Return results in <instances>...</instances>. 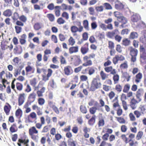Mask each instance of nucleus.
I'll return each mask as SVG.
<instances>
[{"instance_id": "nucleus-19", "label": "nucleus", "mask_w": 146, "mask_h": 146, "mask_svg": "<svg viewBox=\"0 0 146 146\" xmlns=\"http://www.w3.org/2000/svg\"><path fill=\"white\" fill-rule=\"evenodd\" d=\"M11 108V106L8 103H6L4 107V110L6 115L9 114Z\"/></svg>"}, {"instance_id": "nucleus-64", "label": "nucleus", "mask_w": 146, "mask_h": 146, "mask_svg": "<svg viewBox=\"0 0 146 146\" xmlns=\"http://www.w3.org/2000/svg\"><path fill=\"white\" fill-rule=\"evenodd\" d=\"M134 113L137 118H139L141 115V112L137 110L135 111H134Z\"/></svg>"}, {"instance_id": "nucleus-29", "label": "nucleus", "mask_w": 146, "mask_h": 146, "mask_svg": "<svg viewBox=\"0 0 146 146\" xmlns=\"http://www.w3.org/2000/svg\"><path fill=\"white\" fill-rule=\"evenodd\" d=\"M119 67L121 70L127 69L128 68L127 62L125 61L120 65Z\"/></svg>"}, {"instance_id": "nucleus-25", "label": "nucleus", "mask_w": 146, "mask_h": 146, "mask_svg": "<svg viewBox=\"0 0 146 146\" xmlns=\"http://www.w3.org/2000/svg\"><path fill=\"white\" fill-rule=\"evenodd\" d=\"M28 139H26L25 137H23L21 139H19V146H21V143L23 144L24 145L26 144L29 142Z\"/></svg>"}, {"instance_id": "nucleus-48", "label": "nucleus", "mask_w": 146, "mask_h": 146, "mask_svg": "<svg viewBox=\"0 0 146 146\" xmlns=\"http://www.w3.org/2000/svg\"><path fill=\"white\" fill-rule=\"evenodd\" d=\"M116 118L117 121L120 123H125L126 121L123 117H116Z\"/></svg>"}, {"instance_id": "nucleus-34", "label": "nucleus", "mask_w": 146, "mask_h": 146, "mask_svg": "<svg viewBox=\"0 0 146 146\" xmlns=\"http://www.w3.org/2000/svg\"><path fill=\"white\" fill-rule=\"evenodd\" d=\"M95 56V54H90L88 56L87 55L85 56L83 58V61L84 62H85L86 60H88L89 59L94 58Z\"/></svg>"}, {"instance_id": "nucleus-30", "label": "nucleus", "mask_w": 146, "mask_h": 146, "mask_svg": "<svg viewBox=\"0 0 146 146\" xmlns=\"http://www.w3.org/2000/svg\"><path fill=\"white\" fill-rule=\"evenodd\" d=\"M100 75L102 80H104L108 77V75L106 74L103 70H101L100 72Z\"/></svg>"}, {"instance_id": "nucleus-59", "label": "nucleus", "mask_w": 146, "mask_h": 146, "mask_svg": "<svg viewBox=\"0 0 146 146\" xmlns=\"http://www.w3.org/2000/svg\"><path fill=\"white\" fill-rule=\"evenodd\" d=\"M111 88V86L106 84H103V89L106 92H108L109 91Z\"/></svg>"}, {"instance_id": "nucleus-42", "label": "nucleus", "mask_w": 146, "mask_h": 146, "mask_svg": "<svg viewBox=\"0 0 146 146\" xmlns=\"http://www.w3.org/2000/svg\"><path fill=\"white\" fill-rule=\"evenodd\" d=\"M67 142L68 146H76V141L71 139H68Z\"/></svg>"}, {"instance_id": "nucleus-7", "label": "nucleus", "mask_w": 146, "mask_h": 146, "mask_svg": "<svg viewBox=\"0 0 146 146\" xmlns=\"http://www.w3.org/2000/svg\"><path fill=\"white\" fill-rule=\"evenodd\" d=\"M64 74L68 76L72 74L73 71L72 67L68 65L64 67Z\"/></svg>"}, {"instance_id": "nucleus-24", "label": "nucleus", "mask_w": 146, "mask_h": 146, "mask_svg": "<svg viewBox=\"0 0 146 146\" xmlns=\"http://www.w3.org/2000/svg\"><path fill=\"white\" fill-rule=\"evenodd\" d=\"M115 7L118 10H121L123 8V5L118 1H117L115 2Z\"/></svg>"}, {"instance_id": "nucleus-58", "label": "nucleus", "mask_w": 146, "mask_h": 146, "mask_svg": "<svg viewBox=\"0 0 146 146\" xmlns=\"http://www.w3.org/2000/svg\"><path fill=\"white\" fill-rule=\"evenodd\" d=\"M83 66L82 65L75 68L74 69V72L75 73H77L80 72L83 68Z\"/></svg>"}, {"instance_id": "nucleus-44", "label": "nucleus", "mask_w": 146, "mask_h": 146, "mask_svg": "<svg viewBox=\"0 0 146 146\" xmlns=\"http://www.w3.org/2000/svg\"><path fill=\"white\" fill-rule=\"evenodd\" d=\"M88 68V74L89 75H91L95 73V70L94 67H89Z\"/></svg>"}, {"instance_id": "nucleus-60", "label": "nucleus", "mask_w": 146, "mask_h": 146, "mask_svg": "<svg viewBox=\"0 0 146 146\" xmlns=\"http://www.w3.org/2000/svg\"><path fill=\"white\" fill-rule=\"evenodd\" d=\"M143 133L142 131H139L138 132L136 137V139L137 140L140 139L142 137Z\"/></svg>"}, {"instance_id": "nucleus-33", "label": "nucleus", "mask_w": 146, "mask_h": 146, "mask_svg": "<svg viewBox=\"0 0 146 146\" xmlns=\"http://www.w3.org/2000/svg\"><path fill=\"white\" fill-rule=\"evenodd\" d=\"M113 75V80L114 84H117L118 83L119 80V76L117 74H112Z\"/></svg>"}, {"instance_id": "nucleus-43", "label": "nucleus", "mask_w": 146, "mask_h": 146, "mask_svg": "<svg viewBox=\"0 0 146 146\" xmlns=\"http://www.w3.org/2000/svg\"><path fill=\"white\" fill-rule=\"evenodd\" d=\"M138 37V34L137 32H133L131 33L129 36V38L130 39H133L137 38Z\"/></svg>"}, {"instance_id": "nucleus-49", "label": "nucleus", "mask_w": 146, "mask_h": 146, "mask_svg": "<svg viewBox=\"0 0 146 146\" xmlns=\"http://www.w3.org/2000/svg\"><path fill=\"white\" fill-rule=\"evenodd\" d=\"M81 111L83 113H86L87 112V110L86 107L83 105H81L80 107Z\"/></svg>"}, {"instance_id": "nucleus-16", "label": "nucleus", "mask_w": 146, "mask_h": 146, "mask_svg": "<svg viewBox=\"0 0 146 146\" xmlns=\"http://www.w3.org/2000/svg\"><path fill=\"white\" fill-rule=\"evenodd\" d=\"M28 119L29 122H33L32 119H36V115L34 112H31L28 116Z\"/></svg>"}, {"instance_id": "nucleus-15", "label": "nucleus", "mask_w": 146, "mask_h": 146, "mask_svg": "<svg viewBox=\"0 0 146 146\" xmlns=\"http://www.w3.org/2000/svg\"><path fill=\"white\" fill-rule=\"evenodd\" d=\"M139 102L137 101L134 98H133L130 103V106L132 110H134L137 107L136 104Z\"/></svg>"}, {"instance_id": "nucleus-8", "label": "nucleus", "mask_w": 146, "mask_h": 146, "mask_svg": "<svg viewBox=\"0 0 146 146\" xmlns=\"http://www.w3.org/2000/svg\"><path fill=\"white\" fill-rule=\"evenodd\" d=\"M47 74L46 75H42V80L44 82H46L49 80V78L51 76L52 74L53 71L51 69L48 68L47 70Z\"/></svg>"}, {"instance_id": "nucleus-38", "label": "nucleus", "mask_w": 146, "mask_h": 146, "mask_svg": "<svg viewBox=\"0 0 146 146\" xmlns=\"http://www.w3.org/2000/svg\"><path fill=\"white\" fill-rule=\"evenodd\" d=\"M130 85L129 84H126L124 85L123 89V92L124 93H127L128 92L130 88Z\"/></svg>"}, {"instance_id": "nucleus-23", "label": "nucleus", "mask_w": 146, "mask_h": 146, "mask_svg": "<svg viewBox=\"0 0 146 146\" xmlns=\"http://www.w3.org/2000/svg\"><path fill=\"white\" fill-rule=\"evenodd\" d=\"M105 124V121L104 118L102 116L99 117L98 118V125L99 127H103Z\"/></svg>"}, {"instance_id": "nucleus-22", "label": "nucleus", "mask_w": 146, "mask_h": 146, "mask_svg": "<svg viewBox=\"0 0 146 146\" xmlns=\"http://www.w3.org/2000/svg\"><path fill=\"white\" fill-rule=\"evenodd\" d=\"M46 90V88L42 87L40 90H38L36 92V94L38 98L42 97L43 95V94L44 92Z\"/></svg>"}, {"instance_id": "nucleus-6", "label": "nucleus", "mask_w": 146, "mask_h": 146, "mask_svg": "<svg viewBox=\"0 0 146 146\" xmlns=\"http://www.w3.org/2000/svg\"><path fill=\"white\" fill-rule=\"evenodd\" d=\"M71 60L75 66H78L82 62L80 56L78 55L73 56L71 58Z\"/></svg>"}, {"instance_id": "nucleus-54", "label": "nucleus", "mask_w": 146, "mask_h": 146, "mask_svg": "<svg viewBox=\"0 0 146 146\" xmlns=\"http://www.w3.org/2000/svg\"><path fill=\"white\" fill-rule=\"evenodd\" d=\"M141 92L140 90L139 89L138 91L137 92V93L136 95V96L139 102H140L141 101Z\"/></svg>"}, {"instance_id": "nucleus-63", "label": "nucleus", "mask_w": 146, "mask_h": 146, "mask_svg": "<svg viewBox=\"0 0 146 146\" xmlns=\"http://www.w3.org/2000/svg\"><path fill=\"white\" fill-rule=\"evenodd\" d=\"M114 15L117 18V20L122 16V14L118 11L114 12Z\"/></svg>"}, {"instance_id": "nucleus-56", "label": "nucleus", "mask_w": 146, "mask_h": 146, "mask_svg": "<svg viewBox=\"0 0 146 146\" xmlns=\"http://www.w3.org/2000/svg\"><path fill=\"white\" fill-rule=\"evenodd\" d=\"M121 137L125 143L127 144L128 143H129V140L128 141V139L125 135L124 134H122L121 136Z\"/></svg>"}, {"instance_id": "nucleus-61", "label": "nucleus", "mask_w": 146, "mask_h": 146, "mask_svg": "<svg viewBox=\"0 0 146 146\" xmlns=\"http://www.w3.org/2000/svg\"><path fill=\"white\" fill-rule=\"evenodd\" d=\"M46 17L48 18L49 20L51 21H53L54 20V17L52 14H48L47 15Z\"/></svg>"}, {"instance_id": "nucleus-21", "label": "nucleus", "mask_w": 146, "mask_h": 146, "mask_svg": "<svg viewBox=\"0 0 146 146\" xmlns=\"http://www.w3.org/2000/svg\"><path fill=\"white\" fill-rule=\"evenodd\" d=\"M25 97V93L19 94V105H21L24 102Z\"/></svg>"}, {"instance_id": "nucleus-55", "label": "nucleus", "mask_w": 146, "mask_h": 146, "mask_svg": "<svg viewBox=\"0 0 146 146\" xmlns=\"http://www.w3.org/2000/svg\"><path fill=\"white\" fill-rule=\"evenodd\" d=\"M68 44L69 45H71L73 46L74 44L75 41V40L73 38L70 36V38L68 39Z\"/></svg>"}, {"instance_id": "nucleus-57", "label": "nucleus", "mask_w": 146, "mask_h": 146, "mask_svg": "<svg viewBox=\"0 0 146 146\" xmlns=\"http://www.w3.org/2000/svg\"><path fill=\"white\" fill-rule=\"evenodd\" d=\"M97 108L95 107H93L90 108L89 109V112L90 113L92 114H94L96 113Z\"/></svg>"}, {"instance_id": "nucleus-51", "label": "nucleus", "mask_w": 146, "mask_h": 146, "mask_svg": "<svg viewBox=\"0 0 146 146\" xmlns=\"http://www.w3.org/2000/svg\"><path fill=\"white\" fill-rule=\"evenodd\" d=\"M123 44L125 46H127L130 44V40L128 39L125 38L122 41Z\"/></svg>"}, {"instance_id": "nucleus-35", "label": "nucleus", "mask_w": 146, "mask_h": 146, "mask_svg": "<svg viewBox=\"0 0 146 146\" xmlns=\"http://www.w3.org/2000/svg\"><path fill=\"white\" fill-rule=\"evenodd\" d=\"M45 99L42 97L38 98L37 99V102L38 105L40 106H42L45 103Z\"/></svg>"}, {"instance_id": "nucleus-52", "label": "nucleus", "mask_w": 146, "mask_h": 146, "mask_svg": "<svg viewBox=\"0 0 146 146\" xmlns=\"http://www.w3.org/2000/svg\"><path fill=\"white\" fill-rule=\"evenodd\" d=\"M96 36L101 39L104 38V33H100L99 32H96Z\"/></svg>"}, {"instance_id": "nucleus-13", "label": "nucleus", "mask_w": 146, "mask_h": 146, "mask_svg": "<svg viewBox=\"0 0 146 146\" xmlns=\"http://www.w3.org/2000/svg\"><path fill=\"white\" fill-rule=\"evenodd\" d=\"M131 20L134 22H136L138 21L141 19V17L140 15L137 13H134L131 16Z\"/></svg>"}, {"instance_id": "nucleus-4", "label": "nucleus", "mask_w": 146, "mask_h": 146, "mask_svg": "<svg viewBox=\"0 0 146 146\" xmlns=\"http://www.w3.org/2000/svg\"><path fill=\"white\" fill-rule=\"evenodd\" d=\"M130 54L131 56V62H134L136 60V57L138 54V50L135 48L132 47H130Z\"/></svg>"}, {"instance_id": "nucleus-32", "label": "nucleus", "mask_w": 146, "mask_h": 146, "mask_svg": "<svg viewBox=\"0 0 146 146\" xmlns=\"http://www.w3.org/2000/svg\"><path fill=\"white\" fill-rule=\"evenodd\" d=\"M123 77L125 78L127 82L129 81L131 79V76L127 72H125L122 74Z\"/></svg>"}, {"instance_id": "nucleus-27", "label": "nucleus", "mask_w": 146, "mask_h": 146, "mask_svg": "<svg viewBox=\"0 0 146 146\" xmlns=\"http://www.w3.org/2000/svg\"><path fill=\"white\" fill-rule=\"evenodd\" d=\"M96 116L94 115L92 116L91 118L88 120V123L89 125L92 126L96 122Z\"/></svg>"}, {"instance_id": "nucleus-45", "label": "nucleus", "mask_w": 146, "mask_h": 146, "mask_svg": "<svg viewBox=\"0 0 146 146\" xmlns=\"http://www.w3.org/2000/svg\"><path fill=\"white\" fill-rule=\"evenodd\" d=\"M117 99V97H116L113 101V102L114 101H116V102L115 103H114L113 104V107L114 108H115L116 107H118V108L120 107V106L118 102Z\"/></svg>"}, {"instance_id": "nucleus-2", "label": "nucleus", "mask_w": 146, "mask_h": 146, "mask_svg": "<svg viewBox=\"0 0 146 146\" xmlns=\"http://www.w3.org/2000/svg\"><path fill=\"white\" fill-rule=\"evenodd\" d=\"M140 61L142 64L146 62V46H140Z\"/></svg>"}, {"instance_id": "nucleus-1", "label": "nucleus", "mask_w": 146, "mask_h": 146, "mask_svg": "<svg viewBox=\"0 0 146 146\" xmlns=\"http://www.w3.org/2000/svg\"><path fill=\"white\" fill-rule=\"evenodd\" d=\"M102 86V84L100 79L94 78L91 82L90 90L93 92L96 89L100 88Z\"/></svg>"}, {"instance_id": "nucleus-12", "label": "nucleus", "mask_w": 146, "mask_h": 146, "mask_svg": "<svg viewBox=\"0 0 146 146\" xmlns=\"http://www.w3.org/2000/svg\"><path fill=\"white\" fill-rule=\"evenodd\" d=\"M104 69L106 72H110L111 74H114L116 73V70L113 68L112 66L106 67H105Z\"/></svg>"}, {"instance_id": "nucleus-50", "label": "nucleus", "mask_w": 146, "mask_h": 146, "mask_svg": "<svg viewBox=\"0 0 146 146\" xmlns=\"http://www.w3.org/2000/svg\"><path fill=\"white\" fill-rule=\"evenodd\" d=\"M115 93L113 91H111L107 94V95L110 100H112L115 97Z\"/></svg>"}, {"instance_id": "nucleus-5", "label": "nucleus", "mask_w": 146, "mask_h": 146, "mask_svg": "<svg viewBox=\"0 0 146 146\" xmlns=\"http://www.w3.org/2000/svg\"><path fill=\"white\" fill-rule=\"evenodd\" d=\"M36 94L34 92L30 94L28 97L27 101L25 104V106L27 107L34 102L36 99Z\"/></svg>"}, {"instance_id": "nucleus-62", "label": "nucleus", "mask_w": 146, "mask_h": 146, "mask_svg": "<svg viewBox=\"0 0 146 146\" xmlns=\"http://www.w3.org/2000/svg\"><path fill=\"white\" fill-rule=\"evenodd\" d=\"M130 120L132 121H135L136 120V118L132 113H130L129 114Z\"/></svg>"}, {"instance_id": "nucleus-37", "label": "nucleus", "mask_w": 146, "mask_h": 146, "mask_svg": "<svg viewBox=\"0 0 146 146\" xmlns=\"http://www.w3.org/2000/svg\"><path fill=\"white\" fill-rule=\"evenodd\" d=\"M88 46H82L81 48V52L83 54H84L88 52Z\"/></svg>"}, {"instance_id": "nucleus-10", "label": "nucleus", "mask_w": 146, "mask_h": 146, "mask_svg": "<svg viewBox=\"0 0 146 146\" xmlns=\"http://www.w3.org/2000/svg\"><path fill=\"white\" fill-rule=\"evenodd\" d=\"M127 99V96L126 95L124 94H122L121 96V100L122 101V104L123 109L125 110H127L128 108L127 106V103L125 100Z\"/></svg>"}, {"instance_id": "nucleus-26", "label": "nucleus", "mask_w": 146, "mask_h": 146, "mask_svg": "<svg viewBox=\"0 0 146 146\" xmlns=\"http://www.w3.org/2000/svg\"><path fill=\"white\" fill-rule=\"evenodd\" d=\"M142 73L140 72L137 74L135 76V82L136 83H139L142 78Z\"/></svg>"}, {"instance_id": "nucleus-14", "label": "nucleus", "mask_w": 146, "mask_h": 146, "mask_svg": "<svg viewBox=\"0 0 146 146\" xmlns=\"http://www.w3.org/2000/svg\"><path fill=\"white\" fill-rule=\"evenodd\" d=\"M118 20L122 23V24L121 26L122 28H125L126 27V25H125L127 22L126 19L123 17V16L119 18Z\"/></svg>"}, {"instance_id": "nucleus-20", "label": "nucleus", "mask_w": 146, "mask_h": 146, "mask_svg": "<svg viewBox=\"0 0 146 146\" xmlns=\"http://www.w3.org/2000/svg\"><path fill=\"white\" fill-rule=\"evenodd\" d=\"M140 41L145 45H146V31L142 32V35L140 38Z\"/></svg>"}, {"instance_id": "nucleus-28", "label": "nucleus", "mask_w": 146, "mask_h": 146, "mask_svg": "<svg viewBox=\"0 0 146 146\" xmlns=\"http://www.w3.org/2000/svg\"><path fill=\"white\" fill-rule=\"evenodd\" d=\"M13 21V23L16 22V24L18 25V14L17 13L15 12L13 13V16L12 17Z\"/></svg>"}, {"instance_id": "nucleus-39", "label": "nucleus", "mask_w": 146, "mask_h": 146, "mask_svg": "<svg viewBox=\"0 0 146 146\" xmlns=\"http://www.w3.org/2000/svg\"><path fill=\"white\" fill-rule=\"evenodd\" d=\"M85 62L82 64V66H83L87 67L90 66L92 65V62L90 60H86Z\"/></svg>"}, {"instance_id": "nucleus-53", "label": "nucleus", "mask_w": 146, "mask_h": 146, "mask_svg": "<svg viewBox=\"0 0 146 146\" xmlns=\"http://www.w3.org/2000/svg\"><path fill=\"white\" fill-rule=\"evenodd\" d=\"M83 25L84 28L87 30H89L88 22L87 20H85L83 22Z\"/></svg>"}, {"instance_id": "nucleus-3", "label": "nucleus", "mask_w": 146, "mask_h": 146, "mask_svg": "<svg viewBox=\"0 0 146 146\" xmlns=\"http://www.w3.org/2000/svg\"><path fill=\"white\" fill-rule=\"evenodd\" d=\"M38 131L34 126L31 127L29 129V133L31 137V138L34 141H36L37 139L38 136L35 135L34 134H37Z\"/></svg>"}, {"instance_id": "nucleus-17", "label": "nucleus", "mask_w": 146, "mask_h": 146, "mask_svg": "<svg viewBox=\"0 0 146 146\" xmlns=\"http://www.w3.org/2000/svg\"><path fill=\"white\" fill-rule=\"evenodd\" d=\"M25 70L27 74L34 73L35 69L33 66L28 65L26 67Z\"/></svg>"}, {"instance_id": "nucleus-46", "label": "nucleus", "mask_w": 146, "mask_h": 146, "mask_svg": "<svg viewBox=\"0 0 146 146\" xmlns=\"http://www.w3.org/2000/svg\"><path fill=\"white\" fill-rule=\"evenodd\" d=\"M43 27V25L38 23H36L35 24L34 27V29L36 30H38Z\"/></svg>"}, {"instance_id": "nucleus-41", "label": "nucleus", "mask_w": 146, "mask_h": 146, "mask_svg": "<svg viewBox=\"0 0 146 146\" xmlns=\"http://www.w3.org/2000/svg\"><path fill=\"white\" fill-rule=\"evenodd\" d=\"M17 127L15 124H14L12 125L10 128V130L12 133L16 132L17 131Z\"/></svg>"}, {"instance_id": "nucleus-31", "label": "nucleus", "mask_w": 146, "mask_h": 146, "mask_svg": "<svg viewBox=\"0 0 146 146\" xmlns=\"http://www.w3.org/2000/svg\"><path fill=\"white\" fill-rule=\"evenodd\" d=\"M12 11L11 10L7 9L5 10L3 12V15L6 17H9L12 14Z\"/></svg>"}, {"instance_id": "nucleus-11", "label": "nucleus", "mask_w": 146, "mask_h": 146, "mask_svg": "<svg viewBox=\"0 0 146 146\" xmlns=\"http://www.w3.org/2000/svg\"><path fill=\"white\" fill-rule=\"evenodd\" d=\"M37 82V79L35 78H33L30 80V84L34 88V90H38L39 88V86L40 84V83L38 84L37 86H36Z\"/></svg>"}, {"instance_id": "nucleus-36", "label": "nucleus", "mask_w": 146, "mask_h": 146, "mask_svg": "<svg viewBox=\"0 0 146 146\" xmlns=\"http://www.w3.org/2000/svg\"><path fill=\"white\" fill-rule=\"evenodd\" d=\"M78 48L77 46H72L70 47L69 49V53L72 54L78 51Z\"/></svg>"}, {"instance_id": "nucleus-9", "label": "nucleus", "mask_w": 146, "mask_h": 146, "mask_svg": "<svg viewBox=\"0 0 146 146\" xmlns=\"http://www.w3.org/2000/svg\"><path fill=\"white\" fill-rule=\"evenodd\" d=\"M125 59V57L122 55H116L113 58L112 61L113 63L115 64L118 63V61H123Z\"/></svg>"}, {"instance_id": "nucleus-18", "label": "nucleus", "mask_w": 146, "mask_h": 146, "mask_svg": "<svg viewBox=\"0 0 146 146\" xmlns=\"http://www.w3.org/2000/svg\"><path fill=\"white\" fill-rule=\"evenodd\" d=\"M118 30L115 29L112 32H109L107 33L106 35L108 37L111 38H113L116 34H117Z\"/></svg>"}, {"instance_id": "nucleus-40", "label": "nucleus", "mask_w": 146, "mask_h": 146, "mask_svg": "<svg viewBox=\"0 0 146 146\" xmlns=\"http://www.w3.org/2000/svg\"><path fill=\"white\" fill-rule=\"evenodd\" d=\"M115 89L117 92L120 93L122 90V86L120 84H117L115 86Z\"/></svg>"}, {"instance_id": "nucleus-47", "label": "nucleus", "mask_w": 146, "mask_h": 146, "mask_svg": "<svg viewBox=\"0 0 146 146\" xmlns=\"http://www.w3.org/2000/svg\"><path fill=\"white\" fill-rule=\"evenodd\" d=\"M95 9L97 12H102L104 10V7L102 5L96 6L95 7Z\"/></svg>"}]
</instances>
